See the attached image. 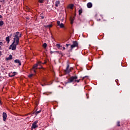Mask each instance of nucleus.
<instances>
[{"instance_id":"f257e3e1","label":"nucleus","mask_w":130,"mask_h":130,"mask_svg":"<svg viewBox=\"0 0 130 130\" xmlns=\"http://www.w3.org/2000/svg\"><path fill=\"white\" fill-rule=\"evenodd\" d=\"M22 36L20 34V32L17 31L16 33L13 34V42L10 46L9 49H12V50H16L17 49V45L19 44V41L20 40L19 37H21Z\"/></svg>"},{"instance_id":"f03ea898","label":"nucleus","mask_w":130,"mask_h":130,"mask_svg":"<svg viewBox=\"0 0 130 130\" xmlns=\"http://www.w3.org/2000/svg\"><path fill=\"white\" fill-rule=\"evenodd\" d=\"M77 79H78V76H72L68 79V83H73V82L76 83V82H77V83H79L80 79H79V80H77Z\"/></svg>"},{"instance_id":"7ed1b4c3","label":"nucleus","mask_w":130,"mask_h":130,"mask_svg":"<svg viewBox=\"0 0 130 130\" xmlns=\"http://www.w3.org/2000/svg\"><path fill=\"white\" fill-rule=\"evenodd\" d=\"M72 70L71 68H70V65L68 64L66 69L64 70L65 74H69Z\"/></svg>"},{"instance_id":"20e7f679","label":"nucleus","mask_w":130,"mask_h":130,"mask_svg":"<svg viewBox=\"0 0 130 130\" xmlns=\"http://www.w3.org/2000/svg\"><path fill=\"white\" fill-rule=\"evenodd\" d=\"M71 49H73V48H75V47H78V42L74 41L73 44L71 45Z\"/></svg>"},{"instance_id":"39448f33","label":"nucleus","mask_w":130,"mask_h":130,"mask_svg":"<svg viewBox=\"0 0 130 130\" xmlns=\"http://www.w3.org/2000/svg\"><path fill=\"white\" fill-rule=\"evenodd\" d=\"M3 117L4 121H6V120L7 119V117H8V116H7L6 113H5V112L3 113Z\"/></svg>"},{"instance_id":"423d86ee","label":"nucleus","mask_w":130,"mask_h":130,"mask_svg":"<svg viewBox=\"0 0 130 130\" xmlns=\"http://www.w3.org/2000/svg\"><path fill=\"white\" fill-rule=\"evenodd\" d=\"M41 63V62H38V63L35 64L33 67V69H37V67H38V66H39V64H40Z\"/></svg>"},{"instance_id":"0eeeda50","label":"nucleus","mask_w":130,"mask_h":130,"mask_svg":"<svg viewBox=\"0 0 130 130\" xmlns=\"http://www.w3.org/2000/svg\"><path fill=\"white\" fill-rule=\"evenodd\" d=\"M14 62L16 63H18V66H21V61H20L19 59L15 60Z\"/></svg>"},{"instance_id":"6e6552de","label":"nucleus","mask_w":130,"mask_h":130,"mask_svg":"<svg viewBox=\"0 0 130 130\" xmlns=\"http://www.w3.org/2000/svg\"><path fill=\"white\" fill-rule=\"evenodd\" d=\"M87 8H88V9H90V8H92V4L91 3H88L87 4Z\"/></svg>"},{"instance_id":"1a4fd4ad","label":"nucleus","mask_w":130,"mask_h":130,"mask_svg":"<svg viewBox=\"0 0 130 130\" xmlns=\"http://www.w3.org/2000/svg\"><path fill=\"white\" fill-rule=\"evenodd\" d=\"M12 36V35H10V37H7L6 38V40L7 42V43H10V38Z\"/></svg>"},{"instance_id":"9d476101","label":"nucleus","mask_w":130,"mask_h":130,"mask_svg":"<svg viewBox=\"0 0 130 130\" xmlns=\"http://www.w3.org/2000/svg\"><path fill=\"white\" fill-rule=\"evenodd\" d=\"M17 73H16V72H13V73H12H12H10L9 74V77H15V76H16V74Z\"/></svg>"},{"instance_id":"9b49d317","label":"nucleus","mask_w":130,"mask_h":130,"mask_svg":"<svg viewBox=\"0 0 130 130\" xmlns=\"http://www.w3.org/2000/svg\"><path fill=\"white\" fill-rule=\"evenodd\" d=\"M36 127H38V125L36 124H32L31 126V128H36Z\"/></svg>"},{"instance_id":"f8f14e48","label":"nucleus","mask_w":130,"mask_h":130,"mask_svg":"<svg viewBox=\"0 0 130 130\" xmlns=\"http://www.w3.org/2000/svg\"><path fill=\"white\" fill-rule=\"evenodd\" d=\"M68 8H69V9H71V10H73V9L74 8V4H70L68 6Z\"/></svg>"},{"instance_id":"ddd939ff","label":"nucleus","mask_w":130,"mask_h":130,"mask_svg":"<svg viewBox=\"0 0 130 130\" xmlns=\"http://www.w3.org/2000/svg\"><path fill=\"white\" fill-rule=\"evenodd\" d=\"M75 20V17H70L71 24H73L74 23V20Z\"/></svg>"},{"instance_id":"4468645a","label":"nucleus","mask_w":130,"mask_h":130,"mask_svg":"<svg viewBox=\"0 0 130 130\" xmlns=\"http://www.w3.org/2000/svg\"><path fill=\"white\" fill-rule=\"evenodd\" d=\"M59 4H60V2H59V1H56L55 7H58V5H59Z\"/></svg>"},{"instance_id":"2eb2a0df","label":"nucleus","mask_w":130,"mask_h":130,"mask_svg":"<svg viewBox=\"0 0 130 130\" xmlns=\"http://www.w3.org/2000/svg\"><path fill=\"white\" fill-rule=\"evenodd\" d=\"M45 28H51V27H52V25L49 24L48 25H45Z\"/></svg>"},{"instance_id":"dca6fc26","label":"nucleus","mask_w":130,"mask_h":130,"mask_svg":"<svg viewBox=\"0 0 130 130\" xmlns=\"http://www.w3.org/2000/svg\"><path fill=\"white\" fill-rule=\"evenodd\" d=\"M7 59H13V56H12V55H9V57L7 58Z\"/></svg>"},{"instance_id":"f3484780","label":"nucleus","mask_w":130,"mask_h":130,"mask_svg":"<svg viewBox=\"0 0 130 130\" xmlns=\"http://www.w3.org/2000/svg\"><path fill=\"white\" fill-rule=\"evenodd\" d=\"M47 47V44H46V43H44L43 45V47H44V48H46Z\"/></svg>"},{"instance_id":"a211bd4d","label":"nucleus","mask_w":130,"mask_h":130,"mask_svg":"<svg viewBox=\"0 0 130 130\" xmlns=\"http://www.w3.org/2000/svg\"><path fill=\"white\" fill-rule=\"evenodd\" d=\"M60 28H63V27H64V25H63V24L62 23H61L59 25Z\"/></svg>"},{"instance_id":"6ab92c4d","label":"nucleus","mask_w":130,"mask_h":130,"mask_svg":"<svg viewBox=\"0 0 130 130\" xmlns=\"http://www.w3.org/2000/svg\"><path fill=\"white\" fill-rule=\"evenodd\" d=\"M82 12H83V11L82 10V9H80L79 10V15H81Z\"/></svg>"},{"instance_id":"aec40b11","label":"nucleus","mask_w":130,"mask_h":130,"mask_svg":"<svg viewBox=\"0 0 130 130\" xmlns=\"http://www.w3.org/2000/svg\"><path fill=\"white\" fill-rule=\"evenodd\" d=\"M56 46L57 48H59L60 47V44H56Z\"/></svg>"},{"instance_id":"412c9836","label":"nucleus","mask_w":130,"mask_h":130,"mask_svg":"<svg viewBox=\"0 0 130 130\" xmlns=\"http://www.w3.org/2000/svg\"><path fill=\"white\" fill-rule=\"evenodd\" d=\"M32 76H34L33 74H31L28 75V78H32Z\"/></svg>"},{"instance_id":"4be33fe9","label":"nucleus","mask_w":130,"mask_h":130,"mask_svg":"<svg viewBox=\"0 0 130 130\" xmlns=\"http://www.w3.org/2000/svg\"><path fill=\"white\" fill-rule=\"evenodd\" d=\"M117 126H120V122L117 121Z\"/></svg>"},{"instance_id":"5701e85b","label":"nucleus","mask_w":130,"mask_h":130,"mask_svg":"<svg viewBox=\"0 0 130 130\" xmlns=\"http://www.w3.org/2000/svg\"><path fill=\"white\" fill-rule=\"evenodd\" d=\"M0 3H3V4H6V1L5 0H0Z\"/></svg>"},{"instance_id":"b1692460","label":"nucleus","mask_w":130,"mask_h":130,"mask_svg":"<svg viewBox=\"0 0 130 130\" xmlns=\"http://www.w3.org/2000/svg\"><path fill=\"white\" fill-rule=\"evenodd\" d=\"M55 52H56V53H58L59 54H61V55H62V53H61V52L55 51Z\"/></svg>"},{"instance_id":"393cba45","label":"nucleus","mask_w":130,"mask_h":130,"mask_svg":"<svg viewBox=\"0 0 130 130\" xmlns=\"http://www.w3.org/2000/svg\"><path fill=\"white\" fill-rule=\"evenodd\" d=\"M4 25V21H0V26H3Z\"/></svg>"},{"instance_id":"a878e982","label":"nucleus","mask_w":130,"mask_h":130,"mask_svg":"<svg viewBox=\"0 0 130 130\" xmlns=\"http://www.w3.org/2000/svg\"><path fill=\"white\" fill-rule=\"evenodd\" d=\"M40 112H41V110L37 111V112H36V115H37V114H38L39 113H40Z\"/></svg>"},{"instance_id":"bb28decb","label":"nucleus","mask_w":130,"mask_h":130,"mask_svg":"<svg viewBox=\"0 0 130 130\" xmlns=\"http://www.w3.org/2000/svg\"><path fill=\"white\" fill-rule=\"evenodd\" d=\"M37 123H38V121L36 120L32 124H37Z\"/></svg>"},{"instance_id":"cd10ccee","label":"nucleus","mask_w":130,"mask_h":130,"mask_svg":"<svg viewBox=\"0 0 130 130\" xmlns=\"http://www.w3.org/2000/svg\"><path fill=\"white\" fill-rule=\"evenodd\" d=\"M57 24L58 26H59L60 24H61V23H60V21H57Z\"/></svg>"},{"instance_id":"c85d7f7f","label":"nucleus","mask_w":130,"mask_h":130,"mask_svg":"<svg viewBox=\"0 0 130 130\" xmlns=\"http://www.w3.org/2000/svg\"><path fill=\"white\" fill-rule=\"evenodd\" d=\"M44 1V0H39V3H43Z\"/></svg>"},{"instance_id":"c756f323","label":"nucleus","mask_w":130,"mask_h":130,"mask_svg":"<svg viewBox=\"0 0 130 130\" xmlns=\"http://www.w3.org/2000/svg\"><path fill=\"white\" fill-rule=\"evenodd\" d=\"M0 45H1V46H3V45H4V43L2 42H0Z\"/></svg>"},{"instance_id":"7c9ffc66","label":"nucleus","mask_w":130,"mask_h":130,"mask_svg":"<svg viewBox=\"0 0 130 130\" xmlns=\"http://www.w3.org/2000/svg\"><path fill=\"white\" fill-rule=\"evenodd\" d=\"M70 45H71L70 44H66L67 47H69V46H70Z\"/></svg>"},{"instance_id":"2f4dec72","label":"nucleus","mask_w":130,"mask_h":130,"mask_svg":"<svg viewBox=\"0 0 130 130\" xmlns=\"http://www.w3.org/2000/svg\"><path fill=\"white\" fill-rule=\"evenodd\" d=\"M41 86H42V87H44V86H46V84H41Z\"/></svg>"},{"instance_id":"473e14b6","label":"nucleus","mask_w":130,"mask_h":130,"mask_svg":"<svg viewBox=\"0 0 130 130\" xmlns=\"http://www.w3.org/2000/svg\"><path fill=\"white\" fill-rule=\"evenodd\" d=\"M53 52H55H55H52V51H51V52H50L51 54H52V53H53Z\"/></svg>"},{"instance_id":"72a5a7b5","label":"nucleus","mask_w":130,"mask_h":130,"mask_svg":"<svg viewBox=\"0 0 130 130\" xmlns=\"http://www.w3.org/2000/svg\"><path fill=\"white\" fill-rule=\"evenodd\" d=\"M2 18H3V16L1 15H0V19H2Z\"/></svg>"},{"instance_id":"f704fd0d","label":"nucleus","mask_w":130,"mask_h":130,"mask_svg":"<svg viewBox=\"0 0 130 130\" xmlns=\"http://www.w3.org/2000/svg\"><path fill=\"white\" fill-rule=\"evenodd\" d=\"M86 77H87V76H85L83 77V80H84V79H85Z\"/></svg>"},{"instance_id":"c9c22d12","label":"nucleus","mask_w":130,"mask_h":130,"mask_svg":"<svg viewBox=\"0 0 130 130\" xmlns=\"http://www.w3.org/2000/svg\"><path fill=\"white\" fill-rule=\"evenodd\" d=\"M62 48H63V50H64V49H66V48L64 47H63Z\"/></svg>"},{"instance_id":"e433bc0d","label":"nucleus","mask_w":130,"mask_h":130,"mask_svg":"<svg viewBox=\"0 0 130 130\" xmlns=\"http://www.w3.org/2000/svg\"><path fill=\"white\" fill-rule=\"evenodd\" d=\"M2 55V52L0 51V55Z\"/></svg>"},{"instance_id":"4c0bfd02","label":"nucleus","mask_w":130,"mask_h":130,"mask_svg":"<svg viewBox=\"0 0 130 130\" xmlns=\"http://www.w3.org/2000/svg\"><path fill=\"white\" fill-rule=\"evenodd\" d=\"M35 73H36V71L34 70Z\"/></svg>"},{"instance_id":"58836bf2","label":"nucleus","mask_w":130,"mask_h":130,"mask_svg":"<svg viewBox=\"0 0 130 130\" xmlns=\"http://www.w3.org/2000/svg\"><path fill=\"white\" fill-rule=\"evenodd\" d=\"M2 103V101H1V100H0V103Z\"/></svg>"},{"instance_id":"ea45409f","label":"nucleus","mask_w":130,"mask_h":130,"mask_svg":"<svg viewBox=\"0 0 130 130\" xmlns=\"http://www.w3.org/2000/svg\"><path fill=\"white\" fill-rule=\"evenodd\" d=\"M1 48H2V47L0 46V49H1Z\"/></svg>"},{"instance_id":"a19ab883","label":"nucleus","mask_w":130,"mask_h":130,"mask_svg":"<svg viewBox=\"0 0 130 130\" xmlns=\"http://www.w3.org/2000/svg\"><path fill=\"white\" fill-rule=\"evenodd\" d=\"M44 81H45V80H43V82H44Z\"/></svg>"},{"instance_id":"79ce46f5","label":"nucleus","mask_w":130,"mask_h":130,"mask_svg":"<svg viewBox=\"0 0 130 130\" xmlns=\"http://www.w3.org/2000/svg\"><path fill=\"white\" fill-rule=\"evenodd\" d=\"M44 63H46V62H45Z\"/></svg>"},{"instance_id":"37998d69","label":"nucleus","mask_w":130,"mask_h":130,"mask_svg":"<svg viewBox=\"0 0 130 130\" xmlns=\"http://www.w3.org/2000/svg\"><path fill=\"white\" fill-rule=\"evenodd\" d=\"M0 8H1V5H0Z\"/></svg>"}]
</instances>
